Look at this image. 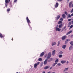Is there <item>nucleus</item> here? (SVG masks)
Segmentation results:
<instances>
[{
    "label": "nucleus",
    "mask_w": 73,
    "mask_h": 73,
    "mask_svg": "<svg viewBox=\"0 0 73 73\" xmlns=\"http://www.w3.org/2000/svg\"><path fill=\"white\" fill-rule=\"evenodd\" d=\"M58 1H62V0H57Z\"/></svg>",
    "instance_id": "41"
},
{
    "label": "nucleus",
    "mask_w": 73,
    "mask_h": 73,
    "mask_svg": "<svg viewBox=\"0 0 73 73\" xmlns=\"http://www.w3.org/2000/svg\"><path fill=\"white\" fill-rule=\"evenodd\" d=\"M66 48V45H63L62 46V48L63 49H65Z\"/></svg>",
    "instance_id": "18"
},
{
    "label": "nucleus",
    "mask_w": 73,
    "mask_h": 73,
    "mask_svg": "<svg viewBox=\"0 0 73 73\" xmlns=\"http://www.w3.org/2000/svg\"><path fill=\"white\" fill-rule=\"evenodd\" d=\"M70 44L71 45H72L73 46V41H71L70 42Z\"/></svg>",
    "instance_id": "19"
},
{
    "label": "nucleus",
    "mask_w": 73,
    "mask_h": 73,
    "mask_svg": "<svg viewBox=\"0 0 73 73\" xmlns=\"http://www.w3.org/2000/svg\"><path fill=\"white\" fill-rule=\"evenodd\" d=\"M56 42H54L52 43V46H53L54 45H56Z\"/></svg>",
    "instance_id": "17"
},
{
    "label": "nucleus",
    "mask_w": 73,
    "mask_h": 73,
    "mask_svg": "<svg viewBox=\"0 0 73 73\" xmlns=\"http://www.w3.org/2000/svg\"><path fill=\"white\" fill-rule=\"evenodd\" d=\"M0 37L1 38L3 37V35H2V34L1 33H0Z\"/></svg>",
    "instance_id": "24"
},
{
    "label": "nucleus",
    "mask_w": 73,
    "mask_h": 73,
    "mask_svg": "<svg viewBox=\"0 0 73 73\" xmlns=\"http://www.w3.org/2000/svg\"><path fill=\"white\" fill-rule=\"evenodd\" d=\"M50 66H47L46 67H45L44 68V69H48V68H50Z\"/></svg>",
    "instance_id": "14"
},
{
    "label": "nucleus",
    "mask_w": 73,
    "mask_h": 73,
    "mask_svg": "<svg viewBox=\"0 0 73 73\" xmlns=\"http://www.w3.org/2000/svg\"><path fill=\"white\" fill-rule=\"evenodd\" d=\"M71 15H70V14H69L68 15V17H70H70H71Z\"/></svg>",
    "instance_id": "27"
},
{
    "label": "nucleus",
    "mask_w": 73,
    "mask_h": 73,
    "mask_svg": "<svg viewBox=\"0 0 73 73\" xmlns=\"http://www.w3.org/2000/svg\"><path fill=\"white\" fill-rule=\"evenodd\" d=\"M71 24V23L70 22L69 23V24H68V27H70V25Z\"/></svg>",
    "instance_id": "33"
},
{
    "label": "nucleus",
    "mask_w": 73,
    "mask_h": 73,
    "mask_svg": "<svg viewBox=\"0 0 73 73\" xmlns=\"http://www.w3.org/2000/svg\"><path fill=\"white\" fill-rule=\"evenodd\" d=\"M60 20L62 21L63 20H64V19H63V18H61L60 19Z\"/></svg>",
    "instance_id": "40"
},
{
    "label": "nucleus",
    "mask_w": 73,
    "mask_h": 73,
    "mask_svg": "<svg viewBox=\"0 0 73 73\" xmlns=\"http://www.w3.org/2000/svg\"><path fill=\"white\" fill-rule=\"evenodd\" d=\"M61 23H62L61 21H59L58 24H61Z\"/></svg>",
    "instance_id": "37"
},
{
    "label": "nucleus",
    "mask_w": 73,
    "mask_h": 73,
    "mask_svg": "<svg viewBox=\"0 0 73 73\" xmlns=\"http://www.w3.org/2000/svg\"><path fill=\"white\" fill-rule=\"evenodd\" d=\"M42 66V65H40V66Z\"/></svg>",
    "instance_id": "51"
},
{
    "label": "nucleus",
    "mask_w": 73,
    "mask_h": 73,
    "mask_svg": "<svg viewBox=\"0 0 73 73\" xmlns=\"http://www.w3.org/2000/svg\"><path fill=\"white\" fill-rule=\"evenodd\" d=\"M73 27V25H71V26H70V28H72Z\"/></svg>",
    "instance_id": "35"
},
{
    "label": "nucleus",
    "mask_w": 73,
    "mask_h": 73,
    "mask_svg": "<svg viewBox=\"0 0 73 73\" xmlns=\"http://www.w3.org/2000/svg\"><path fill=\"white\" fill-rule=\"evenodd\" d=\"M66 60H62L60 61L61 63L62 64H64L65 63V62H66Z\"/></svg>",
    "instance_id": "6"
},
{
    "label": "nucleus",
    "mask_w": 73,
    "mask_h": 73,
    "mask_svg": "<svg viewBox=\"0 0 73 73\" xmlns=\"http://www.w3.org/2000/svg\"><path fill=\"white\" fill-rule=\"evenodd\" d=\"M67 64H68V63H69V61H68L67 62Z\"/></svg>",
    "instance_id": "44"
},
{
    "label": "nucleus",
    "mask_w": 73,
    "mask_h": 73,
    "mask_svg": "<svg viewBox=\"0 0 73 73\" xmlns=\"http://www.w3.org/2000/svg\"><path fill=\"white\" fill-rule=\"evenodd\" d=\"M55 53H56L55 50L52 51V56H54V55L55 54Z\"/></svg>",
    "instance_id": "10"
},
{
    "label": "nucleus",
    "mask_w": 73,
    "mask_h": 73,
    "mask_svg": "<svg viewBox=\"0 0 73 73\" xmlns=\"http://www.w3.org/2000/svg\"><path fill=\"white\" fill-rule=\"evenodd\" d=\"M56 64H57V63H54L52 64V66H55V65H56Z\"/></svg>",
    "instance_id": "25"
},
{
    "label": "nucleus",
    "mask_w": 73,
    "mask_h": 73,
    "mask_svg": "<svg viewBox=\"0 0 73 73\" xmlns=\"http://www.w3.org/2000/svg\"><path fill=\"white\" fill-rule=\"evenodd\" d=\"M63 52L62 51H60L59 52V54H62Z\"/></svg>",
    "instance_id": "36"
},
{
    "label": "nucleus",
    "mask_w": 73,
    "mask_h": 73,
    "mask_svg": "<svg viewBox=\"0 0 73 73\" xmlns=\"http://www.w3.org/2000/svg\"><path fill=\"white\" fill-rule=\"evenodd\" d=\"M26 20H27V23H29L28 24L29 25V26H30V25H29V23H31V22H30V21L29 20V19H28V17H26Z\"/></svg>",
    "instance_id": "2"
},
{
    "label": "nucleus",
    "mask_w": 73,
    "mask_h": 73,
    "mask_svg": "<svg viewBox=\"0 0 73 73\" xmlns=\"http://www.w3.org/2000/svg\"><path fill=\"white\" fill-rule=\"evenodd\" d=\"M66 38V36H64L62 37V40H64L65 38Z\"/></svg>",
    "instance_id": "8"
},
{
    "label": "nucleus",
    "mask_w": 73,
    "mask_h": 73,
    "mask_svg": "<svg viewBox=\"0 0 73 73\" xmlns=\"http://www.w3.org/2000/svg\"><path fill=\"white\" fill-rule=\"evenodd\" d=\"M44 52H42L41 54L40 55V56L41 57H42V56H43V55H44Z\"/></svg>",
    "instance_id": "15"
},
{
    "label": "nucleus",
    "mask_w": 73,
    "mask_h": 73,
    "mask_svg": "<svg viewBox=\"0 0 73 73\" xmlns=\"http://www.w3.org/2000/svg\"><path fill=\"white\" fill-rule=\"evenodd\" d=\"M50 69H52V67H51L50 68Z\"/></svg>",
    "instance_id": "46"
},
{
    "label": "nucleus",
    "mask_w": 73,
    "mask_h": 73,
    "mask_svg": "<svg viewBox=\"0 0 73 73\" xmlns=\"http://www.w3.org/2000/svg\"><path fill=\"white\" fill-rule=\"evenodd\" d=\"M60 15L57 16L56 18V20H58V19H59V18H60Z\"/></svg>",
    "instance_id": "21"
},
{
    "label": "nucleus",
    "mask_w": 73,
    "mask_h": 73,
    "mask_svg": "<svg viewBox=\"0 0 73 73\" xmlns=\"http://www.w3.org/2000/svg\"><path fill=\"white\" fill-rule=\"evenodd\" d=\"M5 7H7V3H8V0H5Z\"/></svg>",
    "instance_id": "13"
},
{
    "label": "nucleus",
    "mask_w": 73,
    "mask_h": 73,
    "mask_svg": "<svg viewBox=\"0 0 73 73\" xmlns=\"http://www.w3.org/2000/svg\"><path fill=\"white\" fill-rule=\"evenodd\" d=\"M53 60V58H50V60L49 61H51Z\"/></svg>",
    "instance_id": "31"
},
{
    "label": "nucleus",
    "mask_w": 73,
    "mask_h": 73,
    "mask_svg": "<svg viewBox=\"0 0 73 73\" xmlns=\"http://www.w3.org/2000/svg\"><path fill=\"white\" fill-rule=\"evenodd\" d=\"M51 53L50 52L48 54V56H47V59H46L44 61V64L46 65L47 64V60L48 59H49L51 57Z\"/></svg>",
    "instance_id": "1"
},
{
    "label": "nucleus",
    "mask_w": 73,
    "mask_h": 73,
    "mask_svg": "<svg viewBox=\"0 0 73 73\" xmlns=\"http://www.w3.org/2000/svg\"><path fill=\"white\" fill-rule=\"evenodd\" d=\"M72 24H73V21H72Z\"/></svg>",
    "instance_id": "48"
},
{
    "label": "nucleus",
    "mask_w": 73,
    "mask_h": 73,
    "mask_svg": "<svg viewBox=\"0 0 73 73\" xmlns=\"http://www.w3.org/2000/svg\"><path fill=\"white\" fill-rule=\"evenodd\" d=\"M58 44H57V46H59V45H60V41H59L58 42Z\"/></svg>",
    "instance_id": "26"
},
{
    "label": "nucleus",
    "mask_w": 73,
    "mask_h": 73,
    "mask_svg": "<svg viewBox=\"0 0 73 73\" xmlns=\"http://www.w3.org/2000/svg\"><path fill=\"white\" fill-rule=\"evenodd\" d=\"M62 25H60L59 26V28H62Z\"/></svg>",
    "instance_id": "23"
},
{
    "label": "nucleus",
    "mask_w": 73,
    "mask_h": 73,
    "mask_svg": "<svg viewBox=\"0 0 73 73\" xmlns=\"http://www.w3.org/2000/svg\"><path fill=\"white\" fill-rule=\"evenodd\" d=\"M73 8L70 11V13H73Z\"/></svg>",
    "instance_id": "32"
},
{
    "label": "nucleus",
    "mask_w": 73,
    "mask_h": 73,
    "mask_svg": "<svg viewBox=\"0 0 73 73\" xmlns=\"http://www.w3.org/2000/svg\"><path fill=\"white\" fill-rule=\"evenodd\" d=\"M50 71H49V72H48L47 73H50Z\"/></svg>",
    "instance_id": "47"
},
{
    "label": "nucleus",
    "mask_w": 73,
    "mask_h": 73,
    "mask_svg": "<svg viewBox=\"0 0 73 73\" xmlns=\"http://www.w3.org/2000/svg\"><path fill=\"white\" fill-rule=\"evenodd\" d=\"M11 0H9V1H10Z\"/></svg>",
    "instance_id": "50"
},
{
    "label": "nucleus",
    "mask_w": 73,
    "mask_h": 73,
    "mask_svg": "<svg viewBox=\"0 0 73 73\" xmlns=\"http://www.w3.org/2000/svg\"><path fill=\"white\" fill-rule=\"evenodd\" d=\"M72 4H73V2L71 1L70 2L69 4V7L70 8L71 7H72Z\"/></svg>",
    "instance_id": "5"
},
{
    "label": "nucleus",
    "mask_w": 73,
    "mask_h": 73,
    "mask_svg": "<svg viewBox=\"0 0 73 73\" xmlns=\"http://www.w3.org/2000/svg\"><path fill=\"white\" fill-rule=\"evenodd\" d=\"M7 11L8 12H9V11H10V9H7Z\"/></svg>",
    "instance_id": "39"
},
{
    "label": "nucleus",
    "mask_w": 73,
    "mask_h": 73,
    "mask_svg": "<svg viewBox=\"0 0 73 73\" xmlns=\"http://www.w3.org/2000/svg\"><path fill=\"white\" fill-rule=\"evenodd\" d=\"M71 16H73V13H72V14H71Z\"/></svg>",
    "instance_id": "43"
},
{
    "label": "nucleus",
    "mask_w": 73,
    "mask_h": 73,
    "mask_svg": "<svg viewBox=\"0 0 73 73\" xmlns=\"http://www.w3.org/2000/svg\"><path fill=\"white\" fill-rule=\"evenodd\" d=\"M42 60V58H40L38 59V61H41Z\"/></svg>",
    "instance_id": "20"
},
{
    "label": "nucleus",
    "mask_w": 73,
    "mask_h": 73,
    "mask_svg": "<svg viewBox=\"0 0 73 73\" xmlns=\"http://www.w3.org/2000/svg\"><path fill=\"white\" fill-rule=\"evenodd\" d=\"M68 69H69V68H65L64 70H63V72H66L68 71Z\"/></svg>",
    "instance_id": "11"
},
{
    "label": "nucleus",
    "mask_w": 73,
    "mask_h": 73,
    "mask_svg": "<svg viewBox=\"0 0 73 73\" xmlns=\"http://www.w3.org/2000/svg\"><path fill=\"white\" fill-rule=\"evenodd\" d=\"M39 64H40V62H38L37 63L35 64H34V67L35 68H36L37 66Z\"/></svg>",
    "instance_id": "3"
},
{
    "label": "nucleus",
    "mask_w": 73,
    "mask_h": 73,
    "mask_svg": "<svg viewBox=\"0 0 73 73\" xmlns=\"http://www.w3.org/2000/svg\"><path fill=\"white\" fill-rule=\"evenodd\" d=\"M58 66H61V64L60 63H58L57 64Z\"/></svg>",
    "instance_id": "30"
},
{
    "label": "nucleus",
    "mask_w": 73,
    "mask_h": 73,
    "mask_svg": "<svg viewBox=\"0 0 73 73\" xmlns=\"http://www.w3.org/2000/svg\"><path fill=\"white\" fill-rule=\"evenodd\" d=\"M73 49V46H71L69 48V50H72Z\"/></svg>",
    "instance_id": "9"
},
{
    "label": "nucleus",
    "mask_w": 73,
    "mask_h": 73,
    "mask_svg": "<svg viewBox=\"0 0 73 73\" xmlns=\"http://www.w3.org/2000/svg\"><path fill=\"white\" fill-rule=\"evenodd\" d=\"M64 14H66V15H68V12H64Z\"/></svg>",
    "instance_id": "29"
},
{
    "label": "nucleus",
    "mask_w": 73,
    "mask_h": 73,
    "mask_svg": "<svg viewBox=\"0 0 73 73\" xmlns=\"http://www.w3.org/2000/svg\"><path fill=\"white\" fill-rule=\"evenodd\" d=\"M62 17L63 18H64L65 19L66 17V16H65V14H63L62 15Z\"/></svg>",
    "instance_id": "16"
},
{
    "label": "nucleus",
    "mask_w": 73,
    "mask_h": 73,
    "mask_svg": "<svg viewBox=\"0 0 73 73\" xmlns=\"http://www.w3.org/2000/svg\"><path fill=\"white\" fill-rule=\"evenodd\" d=\"M71 20H72V19H68V21H71Z\"/></svg>",
    "instance_id": "38"
},
{
    "label": "nucleus",
    "mask_w": 73,
    "mask_h": 73,
    "mask_svg": "<svg viewBox=\"0 0 73 73\" xmlns=\"http://www.w3.org/2000/svg\"><path fill=\"white\" fill-rule=\"evenodd\" d=\"M55 30L56 31H58V32H60V31H61V29L58 28L57 26L56 27Z\"/></svg>",
    "instance_id": "4"
},
{
    "label": "nucleus",
    "mask_w": 73,
    "mask_h": 73,
    "mask_svg": "<svg viewBox=\"0 0 73 73\" xmlns=\"http://www.w3.org/2000/svg\"><path fill=\"white\" fill-rule=\"evenodd\" d=\"M68 39H67L65 41L66 43H68Z\"/></svg>",
    "instance_id": "34"
},
{
    "label": "nucleus",
    "mask_w": 73,
    "mask_h": 73,
    "mask_svg": "<svg viewBox=\"0 0 73 73\" xmlns=\"http://www.w3.org/2000/svg\"><path fill=\"white\" fill-rule=\"evenodd\" d=\"M58 62V59H56L55 61V63H57Z\"/></svg>",
    "instance_id": "22"
},
{
    "label": "nucleus",
    "mask_w": 73,
    "mask_h": 73,
    "mask_svg": "<svg viewBox=\"0 0 73 73\" xmlns=\"http://www.w3.org/2000/svg\"><path fill=\"white\" fill-rule=\"evenodd\" d=\"M16 1H17V0H15L14 1V3H16Z\"/></svg>",
    "instance_id": "42"
},
{
    "label": "nucleus",
    "mask_w": 73,
    "mask_h": 73,
    "mask_svg": "<svg viewBox=\"0 0 73 73\" xmlns=\"http://www.w3.org/2000/svg\"><path fill=\"white\" fill-rule=\"evenodd\" d=\"M72 30H71L69 32L67 33L66 34V35H69L70 33H71L72 32Z\"/></svg>",
    "instance_id": "12"
},
{
    "label": "nucleus",
    "mask_w": 73,
    "mask_h": 73,
    "mask_svg": "<svg viewBox=\"0 0 73 73\" xmlns=\"http://www.w3.org/2000/svg\"><path fill=\"white\" fill-rule=\"evenodd\" d=\"M42 73H45V71H43Z\"/></svg>",
    "instance_id": "45"
},
{
    "label": "nucleus",
    "mask_w": 73,
    "mask_h": 73,
    "mask_svg": "<svg viewBox=\"0 0 73 73\" xmlns=\"http://www.w3.org/2000/svg\"><path fill=\"white\" fill-rule=\"evenodd\" d=\"M71 36H72V37H73V35H71Z\"/></svg>",
    "instance_id": "49"
},
{
    "label": "nucleus",
    "mask_w": 73,
    "mask_h": 73,
    "mask_svg": "<svg viewBox=\"0 0 73 73\" xmlns=\"http://www.w3.org/2000/svg\"><path fill=\"white\" fill-rule=\"evenodd\" d=\"M64 29H65V27H64Z\"/></svg>",
    "instance_id": "52"
},
{
    "label": "nucleus",
    "mask_w": 73,
    "mask_h": 73,
    "mask_svg": "<svg viewBox=\"0 0 73 73\" xmlns=\"http://www.w3.org/2000/svg\"><path fill=\"white\" fill-rule=\"evenodd\" d=\"M62 57V55H60L59 56V57L60 58H61V57Z\"/></svg>",
    "instance_id": "28"
},
{
    "label": "nucleus",
    "mask_w": 73,
    "mask_h": 73,
    "mask_svg": "<svg viewBox=\"0 0 73 73\" xmlns=\"http://www.w3.org/2000/svg\"><path fill=\"white\" fill-rule=\"evenodd\" d=\"M58 6V3H56V5H54L55 8H57Z\"/></svg>",
    "instance_id": "7"
}]
</instances>
